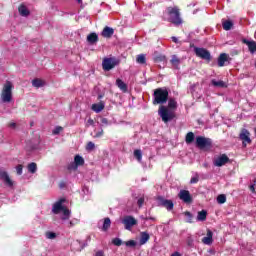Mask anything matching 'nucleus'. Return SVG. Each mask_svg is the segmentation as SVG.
<instances>
[{"label": "nucleus", "instance_id": "43", "mask_svg": "<svg viewBox=\"0 0 256 256\" xmlns=\"http://www.w3.org/2000/svg\"><path fill=\"white\" fill-rule=\"evenodd\" d=\"M56 237H57V234L55 232H51V231L46 232L47 239H55Z\"/></svg>", "mask_w": 256, "mask_h": 256}, {"label": "nucleus", "instance_id": "36", "mask_svg": "<svg viewBox=\"0 0 256 256\" xmlns=\"http://www.w3.org/2000/svg\"><path fill=\"white\" fill-rule=\"evenodd\" d=\"M134 157L135 159H137V161H141V159H143V153L141 152V150H135Z\"/></svg>", "mask_w": 256, "mask_h": 256}, {"label": "nucleus", "instance_id": "41", "mask_svg": "<svg viewBox=\"0 0 256 256\" xmlns=\"http://www.w3.org/2000/svg\"><path fill=\"white\" fill-rule=\"evenodd\" d=\"M124 244L126 245V247H137V241L135 240H129L124 242Z\"/></svg>", "mask_w": 256, "mask_h": 256}, {"label": "nucleus", "instance_id": "53", "mask_svg": "<svg viewBox=\"0 0 256 256\" xmlns=\"http://www.w3.org/2000/svg\"><path fill=\"white\" fill-rule=\"evenodd\" d=\"M8 127H10L11 129H15V127H17V124L15 122H12L8 125Z\"/></svg>", "mask_w": 256, "mask_h": 256}, {"label": "nucleus", "instance_id": "14", "mask_svg": "<svg viewBox=\"0 0 256 256\" xmlns=\"http://www.w3.org/2000/svg\"><path fill=\"white\" fill-rule=\"evenodd\" d=\"M86 41L89 43V45H96V43L99 41V35H97L95 32H91L88 34Z\"/></svg>", "mask_w": 256, "mask_h": 256}, {"label": "nucleus", "instance_id": "57", "mask_svg": "<svg viewBox=\"0 0 256 256\" xmlns=\"http://www.w3.org/2000/svg\"><path fill=\"white\" fill-rule=\"evenodd\" d=\"M188 245H189V247H191V245H193V240L192 239H188Z\"/></svg>", "mask_w": 256, "mask_h": 256}, {"label": "nucleus", "instance_id": "18", "mask_svg": "<svg viewBox=\"0 0 256 256\" xmlns=\"http://www.w3.org/2000/svg\"><path fill=\"white\" fill-rule=\"evenodd\" d=\"M18 13H20L21 17H29L31 15V11L23 4L18 7Z\"/></svg>", "mask_w": 256, "mask_h": 256}, {"label": "nucleus", "instance_id": "8", "mask_svg": "<svg viewBox=\"0 0 256 256\" xmlns=\"http://www.w3.org/2000/svg\"><path fill=\"white\" fill-rule=\"evenodd\" d=\"M194 53L196 57H199L200 59H204V61H211V52L205 48H194Z\"/></svg>", "mask_w": 256, "mask_h": 256}, {"label": "nucleus", "instance_id": "39", "mask_svg": "<svg viewBox=\"0 0 256 256\" xmlns=\"http://www.w3.org/2000/svg\"><path fill=\"white\" fill-rule=\"evenodd\" d=\"M113 245H115L116 247H121L123 245V240H121L120 238H114L112 240Z\"/></svg>", "mask_w": 256, "mask_h": 256}, {"label": "nucleus", "instance_id": "3", "mask_svg": "<svg viewBox=\"0 0 256 256\" xmlns=\"http://www.w3.org/2000/svg\"><path fill=\"white\" fill-rule=\"evenodd\" d=\"M168 14V21L170 23H173V25H181L183 23V20L181 19V12H179V7H168L166 9Z\"/></svg>", "mask_w": 256, "mask_h": 256}, {"label": "nucleus", "instance_id": "2", "mask_svg": "<svg viewBox=\"0 0 256 256\" xmlns=\"http://www.w3.org/2000/svg\"><path fill=\"white\" fill-rule=\"evenodd\" d=\"M153 105H165L169 99V91L167 88H157L153 93Z\"/></svg>", "mask_w": 256, "mask_h": 256}, {"label": "nucleus", "instance_id": "30", "mask_svg": "<svg viewBox=\"0 0 256 256\" xmlns=\"http://www.w3.org/2000/svg\"><path fill=\"white\" fill-rule=\"evenodd\" d=\"M207 220V212L205 210L199 211L197 215V221H206Z\"/></svg>", "mask_w": 256, "mask_h": 256}, {"label": "nucleus", "instance_id": "11", "mask_svg": "<svg viewBox=\"0 0 256 256\" xmlns=\"http://www.w3.org/2000/svg\"><path fill=\"white\" fill-rule=\"evenodd\" d=\"M229 161V156H227V154H222L219 157L215 158L213 163L215 167H223V165H227Z\"/></svg>", "mask_w": 256, "mask_h": 256}, {"label": "nucleus", "instance_id": "49", "mask_svg": "<svg viewBox=\"0 0 256 256\" xmlns=\"http://www.w3.org/2000/svg\"><path fill=\"white\" fill-rule=\"evenodd\" d=\"M101 123L103 125H109V120L107 118H101Z\"/></svg>", "mask_w": 256, "mask_h": 256}, {"label": "nucleus", "instance_id": "59", "mask_svg": "<svg viewBox=\"0 0 256 256\" xmlns=\"http://www.w3.org/2000/svg\"><path fill=\"white\" fill-rule=\"evenodd\" d=\"M98 99H103V94H99Z\"/></svg>", "mask_w": 256, "mask_h": 256}, {"label": "nucleus", "instance_id": "50", "mask_svg": "<svg viewBox=\"0 0 256 256\" xmlns=\"http://www.w3.org/2000/svg\"><path fill=\"white\" fill-rule=\"evenodd\" d=\"M94 137L95 138L103 137V129H101V131L97 132Z\"/></svg>", "mask_w": 256, "mask_h": 256}, {"label": "nucleus", "instance_id": "20", "mask_svg": "<svg viewBox=\"0 0 256 256\" xmlns=\"http://www.w3.org/2000/svg\"><path fill=\"white\" fill-rule=\"evenodd\" d=\"M204 245H211L213 243V231L207 230V236L202 239Z\"/></svg>", "mask_w": 256, "mask_h": 256}, {"label": "nucleus", "instance_id": "13", "mask_svg": "<svg viewBox=\"0 0 256 256\" xmlns=\"http://www.w3.org/2000/svg\"><path fill=\"white\" fill-rule=\"evenodd\" d=\"M178 197L184 203H193V197H191L189 190H180Z\"/></svg>", "mask_w": 256, "mask_h": 256}, {"label": "nucleus", "instance_id": "40", "mask_svg": "<svg viewBox=\"0 0 256 256\" xmlns=\"http://www.w3.org/2000/svg\"><path fill=\"white\" fill-rule=\"evenodd\" d=\"M184 215L187 217V223H193V214H191V212L186 211Z\"/></svg>", "mask_w": 256, "mask_h": 256}, {"label": "nucleus", "instance_id": "45", "mask_svg": "<svg viewBox=\"0 0 256 256\" xmlns=\"http://www.w3.org/2000/svg\"><path fill=\"white\" fill-rule=\"evenodd\" d=\"M17 175H23V165L19 164L16 166Z\"/></svg>", "mask_w": 256, "mask_h": 256}, {"label": "nucleus", "instance_id": "19", "mask_svg": "<svg viewBox=\"0 0 256 256\" xmlns=\"http://www.w3.org/2000/svg\"><path fill=\"white\" fill-rule=\"evenodd\" d=\"M249 131H247V130H243V132L240 134V139L242 140V141H244L243 142V146L244 147H246V145L247 144H245V142L246 143H251V138L249 137Z\"/></svg>", "mask_w": 256, "mask_h": 256}, {"label": "nucleus", "instance_id": "25", "mask_svg": "<svg viewBox=\"0 0 256 256\" xmlns=\"http://www.w3.org/2000/svg\"><path fill=\"white\" fill-rule=\"evenodd\" d=\"M149 239H150L149 233L141 232V234H140V245H145V243H147V241H149Z\"/></svg>", "mask_w": 256, "mask_h": 256}, {"label": "nucleus", "instance_id": "22", "mask_svg": "<svg viewBox=\"0 0 256 256\" xmlns=\"http://www.w3.org/2000/svg\"><path fill=\"white\" fill-rule=\"evenodd\" d=\"M170 63L173 69H179V65H181V59L177 55H172Z\"/></svg>", "mask_w": 256, "mask_h": 256}, {"label": "nucleus", "instance_id": "37", "mask_svg": "<svg viewBox=\"0 0 256 256\" xmlns=\"http://www.w3.org/2000/svg\"><path fill=\"white\" fill-rule=\"evenodd\" d=\"M154 61L156 63H161L163 61H167V57H165V55H158L154 58Z\"/></svg>", "mask_w": 256, "mask_h": 256}, {"label": "nucleus", "instance_id": "47", "mask_svg": "<svg viewBox=\"0 0 256 256\" xmlns=\"http://www.w3.org/2000/svg\"><path fill=\"white\" fill-rule=\"evenodd\" d=\"M145 203V198L141 197L137 201L138 207H143V204Z\"/></svg>", "mask_w": 256, "mask_h": 256}, {"label": "nucleus", "instance_id": "31", "mask_svg": "<svg viewBox=\"0 0 256 256\" xmlns=\"http://www.w3.org/2000/svg\"><path fill=\"white\" fill-rule=\"evenodd\" d=\"M109 227H111V219L109 217L104 219L102 231H108Z\"/></svg>", "mask_w": 256, "mask_h": 256}, {"label": "nucleus", "instance_id": "15", "mask_svg": "<svg viewBox=\"0 0 256 256\" xmlns=\"http://www.w3.org/2000/svg\"><path fill=\"white\" fill-rule=\"evenodd\" d=\"M113 33H115V30L109 26L104 27L103 31L101 32L102 37H105L106 39H111L113 37Z\"/></svg>", "mask_w": 256, "mask_h": 256}, {"label": "nucleus", "instance_id": "38", "mask_svg": "<svg viewBox=\"0 0 256 256\" xmlns=\"http://www.w3.org/2000/svg\"><path fill=\"white\" fill-rule=\"evenodd\" d=\"M168 107H169V109H175L177 107V101H175V99L171 98L168 101Z\"/></svg>", "mask_w": 256, "mask_h": 256}, {"label": "nucleus", "instance_id": "61", "mask_svg": "<svg viewBox=\"0 0 256 256\" xmlns=\"http://www.w3.org/2000/svg\"><path fill=\"white\" fill-rule=\"evenodd\" d=\"M65 187V184H60V188L63 189Z\"/></svg>", "mask_w": 256, "mask_h": 256}, {"label": "nucleus", "instance_id": "35", "mask_svg": "<svg viewBox=\"0 0 256 256\" xmlns=\"http://www.w3.org/2000/svg\"><path fill=\"white\" fill-rule=\"evenodd\" d=\"M79 168V166L74 162H71L68 166L67 169L68 171H77V169Z\"/></svg>", "mask_w": 256, "mask_h": 256}, {"label": "nucleus", "instance_id": "60", "mask_svg": "<svg viewBox=\"0 0 256 256\" xmlns=\"http://www.w3.org/2000/svg\"><path fill=\"white\" fill-rule=\"evenodd\" d=\"M69 227H73V222H69Z\"/></svg>", "mask_w": 256, "mask_h": 256}, {"label": "nucleus", "instance_id": "27", "mask_svg": "<svg viewBox=\"0 0 256 256\" xmlns=\"http://www.w3.org/2000/svg\"><path fill=\"white\" fill-rule=\"evenodd\" d=\"M74 162L78 167H83V165H85V159H83L80 155H76L74 157Z\"/></svg>", "mask_w": 256, "mask_h": 256}, {"label": "nucleus", "instance_id": "1", "mask_svg": "<svg viewBox=\"0 0 256 256\" xmlns=\"http://www.w3.org/2000/svg\"><path fill=\"white\" fill-rule=\"evenodd\" d=\"M66 202H67V199L61 198L52 207V213H54V215H59L61 211L63 212V216H61L62 221H67L71 217V210L63 206V203H66Z\"/></svg>", "mask_w": 256, "mask_h": 256}, {"label": "nucleus", "instance_id": "24", "mask_svg": "<svg viewBox=\"0 0 256 256\" xmlns=\"http://www.w3.org/2000/svg\"><path fill=\"white\" fill-rule=\"evenodd\" d=\"M116 85H117V87H119V89L121 91H123V93H127L128 87H127V84L125 82H123V80L117 79L116 80Z\"/></svg>", "mask_w": 256, "mask_h": 256}, {"label": "nucleus", "instance_id": "46", "mask_svg": "<svg viewBox=\"0 0 256 256\" xmlns=\"http://www.w3.org/2000/svg\"><path fill=\"white\" fill-rule=\"evenodd\" d=\"M62 130H63V127L57 126V127L53 130V135H59Z\"/></svg>", "mask_w": 256, "mask_h": 256}, {"label": "nucleus", "instance_id": "6", "mask_svg": "<svg viewBox=\"0 0 256 256\" xmlns=\"http://www.w3.org/2000/svg\"><path fill=\"white\" fill-rule=\"evenodd\" d=\"M195 144L198 149H211V147L213 145V141H211L210 138H205L203 136H197Z\"/></svg>", "mask_w": 256, "mask_h": 256}, {"label": "nucleus", "instance_id": "10", "mask_svg": "<svg viewBox=\"0 0 256 256\" xmlns=\"http://www.w3.org/2000/svg\"><path fill=\"white\" fill-rule=\"evenodd\" d=\"M122 223L127 231H131V228L137 225V220L133 216H125Z\"/></svg>", "mask_w": 256, "mask_h": 256}, {"label": "nucleus", "instance_id": "58", "mask_svg": "<svg viewBox=\"0 0 256 256\" xmlns=\"http://www.w3.org/2000/svg\"><path fill=\"white\" fill-rule=\"evenodd\" d=\"M85 247H87V243H84V244L81 246L80 251H81V249H85Z\"/></svg>", "mask_w": 256, "mask_h": 256}, {"label": "nucleus", "instance_id": "51", "mask_svg": "<svg viewBox=\"0 0 256 256\" xmlns=\"http://www.w3.org/2000/svg\"><path fill=\"white\" fill-rule=\"evenodd\" d=\"M196 87H197V84H192V85L190 86V92H191V93H194Z\"/></svg>", "mask_w": 256, "mask_h": 256}, {"label": "nucleus", "instance_id": "17", "mask_svg": "<svg viewBox=\"0 0 256 256\" xmlns=\"http://www.w3.org/2000/svg\"><path fill=\"white\" fill-rule=\"evenodd\" d=\"M229 59L231 58L227 55V53L220 54L218 57V67H225V63H227Z\"/></svg>", "mask_w": 256, "mask_h": 256}, {"label": "nucleus", "instance_id": "42", "mask_svg": "<svg viewBox=\"0 0 256 256\" xmlns=\"http://www.w3.org/2000/svg\"><path fill=\"white\" fill-rule=\"evenodd\" d=\"M195 183H199V174L196 173L194 177L190 179V184L193 185Z\"/></svg>", "mask_w": 256, "mask_h": 256}, {"label": "nucleus", "instance_id": "21", "mask_svg": "<svg viewBox=\"0 0 256 256\" xmlns=\"http://www.w3.org/2000/svg\"><path fill=\"white\" fill-rule=\"evenodd\" d=\"M105 109V102L100 101L99 103L92 105V111L95 113H101Z\"/></svg>", "mask_w": 256, "mask_h": 256}, {"label": "nucleus", "instance_id": "32", "mask_svg": "<svg viewBox=\"0 0 256 256\" xmlns=\"http://www.w3.org/2000/svg\"><path fill=\"white\" fill-rule=\"evenodd\" d=\"M136 61L137 63H139L140 65H145L147 63V58H145L144 54H140L136 57Z\"/></svg>", "mask_w": 256, "mask_h": 256}, {"label": "nucleus", "instance_id": "33", "mask_svg": "<svg viewBox=\"0 0 256 256\" xmlns=\"http://www.w3.org/2000/svg\"><path fill=\"white\" fill-rule=\"evenodd\" d=\"M28 171L29 173H37V163L35 162H31L30 164H28Z\"/></svg>", "mask_w": 256, "mask_h": 256}, {"label": "nucleus", "instance_id": "16", "mask_svg": "<svg viewBox=\"0 0 256 256\" xmlns=\"http://www.w3.org/2000/svg\"><path fill=\"white\" fill-rule=\"evenodd\" d=\"M242 43L247 45L250 53H256V42L255 41H249L247 39H242Z\"/></svg>", "mask_w": 256, "mask_h": 256}, {"label": "nucleus", "instance_id": "26", "mask_svg": "<svg viewBox=\"0 0 256 256\" xmlns=\"http://www.w3.org/2000/svg\"><path fill=\"white\" fill-rule=\"evenodd\" d=\"M193 141H195V134L193 132H188L186 134L185 142L187 143V145H191Z\"/></svg>", "mask_w": 256, "mask_h": 256}, {"label": "nucleus", "instance_id": "54", "mask_svg": "<svg viewBox=\"0 0 256 256\" xmlns=\"http://www.w3.org/2000/svg\"><path fill=\"white\" fill-rule=\"evenodd\" d=\"M143 219H145V221H155L154 217H142Z\"/></svg>", "mask_w": 256, "mask_h": 256}, {"label": "nucleus", "instance_id": "34", "mask_svg": "<svg viewBox=\"0 0 256 256\" xmlns=\"http://www.w3.org/2000/svg\"><path fill=\"white\" fill-rule=\"evenodd\" d=\"M227 201V196H225V194H220L217 197V203H219V205H223V203H225Z\"/></svg>", "mask_w": 256, "mask_h": 256}, {"label": "nucleus", "instance_id": "9", "mask_svg": "<svg viewBox=\"0 0 256 256\" xmlns=\"http://www.w3.org/2000/svg\"><path fill=\"white\" fill-rule=\"evenodd\" d=\"M158 205L160 207H165L167 211H173V207H175V204H173V200L165 199L163 196H158Z\"/></svg>", "mask_w": 256, "mask_h": 256}, {"label": "nucleus", "instance_id": "44", "mask_svg": "<svg viewBox=\"0 0 256 256\" xmlns=\"http://www.w3.org/2000/svg\"><path fill=\"white\" fill-rule=\"evenodd\" d=\"M87 151H93L95 149V143L88 142L86 146Z\"/></svg>", "mask_w": 256, "mask_h": 256}, {"label": "nucleus", "instance_id": "28", "mask_svg": "<svg viewBox=\"0 0 256 256\" xmlns=\"http://www.w3.org/2000/svg\"><path fill=\"white\" fill-rule=\"evenodd\" d=\"M222 27L225 31H231V29L233 28V21L226 20L222 23Z\"/></svg>", "mask_w": 256, "mask_h": 256}, {"label": "nucleus", "instance_id": "56", "mask_svg": "<svg viewBox=\"0 0 256 256\" xmlns=\"http://www.w3.org/2000/svg\"><path fill=\"white\" fill-rule=\"evenodd\" d=\"M172 41L173 43H179V39H177L175 36H172Z\"/></svg>", "mask_w": 256, "mask_h": 256}, {"label": "nucleus", "instance_id": "12", "mask_svg": "<svg viewBox=\"0 0 256 256\" xmlns=\"http://www.w3.org/2000/svg\"><path fill=\"white\" fill-rule=\"evenodd\" d=\"M0 180L3 181L6 187L12 188L14 185V182L9 177V173H7V171H3V170L0 171Z\"/></svg>", "mask_w": 256, "mask_h": 256}, {"label": "nucleus", "instance_id": "4", "mask_svg": "<svg viewBox=\"0 0 256 256\" xmlns=\"http://www.w3.org/2000/svg\"><path fill=\"white\" fill-rule=\"evenodd\" d=\"M13 84L9 81H7L4 84L3 90H2V101L3 103H11L13 99Z\"/></svg>", "mask_w": 256, "mask_h": 256}, {"label": "nucleus", "instance_id": "62", "mask_svg": "<svg viewBox=\"0 0 256 256\" xmlns=\"http://www.w3.org/2000/svg\"><path fill=\"white\" fill-rule=\"evenodd\" d=\"M77 3H83V0H76Z\"/></svg>", "mask_w": 256, "mask_h": 256}, {"label": "nucleus", "instance_id": "23", "mask_svg": "<svg viewBox=\"0 0 256 256\" xmlns=\"http://www.w3.org/2000/svg\"><path fill=\"white\" fill-rule=\"evenodd\" d=\"M213 87H219L220 89H225V87H227V84H225V82L223 80H215L213 79L211 81Z\"/></svg>", "mask_w": 256, "mask_h": 256}, {"label": "nucleus", "instance_id": "55", "mask_svg": "<svg viewBox=\"0 0 256 256\" xmlns=\"http://www.w3.org/2000/svg\"><path fill=\"white\" fill-rule=\"evenodd\" d=\"M95 256H105V254L103 253V251H98L96 252Z\"/></svg>", "mask_w": 256, "mask_h": 256}, {"label": "nucleus", "instance_id": "52", "mask_svg": "<svg viewBox=\"0 0 256 256\" xmlns=\"http://www.w3.org/2000/svg\"><path fill=\"white\" fill-rule=\"evenodd\" d=\"M87 125H95V121L91 118L88 119Z\"/></svg>", "mask_w": 256, "mask_h": 256}, {"label": "nucleus", "instance_id": "7", "mask_svg": "<svg viewBox=\"0 0 256 256\" xmlns=\"http://www.w3.org/2000/svg\"><path fill=\"white\" fill-rule=\"evenodd\" d=\"M158 115L161 117L164 123H169V121H173V112H171L165 106H160L158 110Z\"/></svg>", "mask_w": 256, "mask_h": 256}, {"label": "nucleus", "instance_id": "48", "mask_svg": "<svg viewBox=\"0 0 256 256\" xmlns=\"http://www.w3.org/2000/svg\"><path fill=\"white\" fill-rule=\"evenodd\" d=\"M255 185H256V178L254 179V182L252 185H250L249 189L252 193H255Z\"/></svg>", "mask_w": 256, "mask_h": 256}, {"label": "nucleus", "instance_id": "5", "mask_svg": "<svg viewBox=\"0 0 256 256\" xmlns=\"http://www.w3.org/2000/svg\"><path fill=\"white\" fill-rule=\"evenodd\" d=\"M119 63H121V60L116 57H105L102 61L103 71H111V69H115Z\"/></svg>", "mask_w": 256, "mask_h": 256}, {"label": "nucleus", "instance_id": "29", "mask_svg": "<svg viewBox=\"0 0 256 256\" xmlns=\"http://www.w3.org/2000/svg\"><path fill=\"white\" fill-rule=\"evenodd\" d=\"M32 85L33 87L39 89V87H43L45 85V82H43V80L39 78H35L34 80H32Z\"/></svg>", "mask_w": 256, "mask_h": 256}]
</instances>
